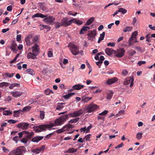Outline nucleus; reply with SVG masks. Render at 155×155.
I'll use <instances>...</instances> for the list:
<instances>
[{"instance_id":"052dcab7","label":"nucleus","mask_w":155,"mask_h":155,"mask_svg":"<svg viewBox=\"0 0 155 155\" xmlns=\"http://www.w3.org/2000/svg\"><path fill=\"white\" fill-rule=\"evenodd\" d=\"M10 48L14 52H15H15H16V48L15 46V45H13Z\"/></svg>"},{"instance_id":"0eeeda50","label":"nucleus","mask_w":155,"mask_h":155,"mask_svg":"<svg viewBox=\"0 0 155 155\" xmlns=\"http://www.w3.org/2000/svg\"><path fill=\"white\" fill-rule=\"evenodd\" d=\"M98 107L97 105L93 104H91L88 106L87 110L88 113H91L96 110Z\"/></svg>"},{"instance_id":"f8f14e48","label":"nucleus","mask_w":155,"mask_h":155,"mask_svg":"<svg viewBox=\"0 0 155 155\" xmlns=\"http://www.w3.org/2000/svg\"><path fill=\"white\" fill-rule=\"evenodd\" d=\"M24 147H20L15 150H13L14 154L15 155H23L21 153L23 151V148Z\"/></svg>"},{"instance_id":"72a5a7b5","label":"nucleus","mask_w":155,"mask_h":155,"mask_svg":"<svg viewBox=\"0 0 155 155\" xmlns=\"http://www.w3.org/2000/svg\"><path fill=\"white\" fill-rule=\"evenodd\" d=\"M77 150V149H75L73 148H70L68 149V151H66V152L68 153H73L76 152Z\"/></svg>"},{"instance_id":"8fccbe9b","label":"nucleus","mask_w":155,"mask_h":155,"mask_svg":"<svg viewBox=\"0 0 155 155\" xmlns=\"http://www.w3.org/2000/svg\"><path fill=\"white\" fill-rule=\"evenodd\" d=\"M64 127H62L61 128L58 130L56 131V132L58 134H60L61 133L64 132Z\"/></svg>"},{"instance_id":"1a4fd4ad","label":"nucleus","mask_w":155,"mask_h":155,"mask_svg":"<svg viewBox=\"0 0 155 155\" xmlns=\"http://www.w3.org/2000/svg\"><path fill=\"white\" fill-rule=\"evenodd\" d=\"M45 128V126L43 125L37 126H35L33 127L35 133H39L44 131Z\"/></svg>"},{"instance_id":"e2e57ef3","label":"nucleus","mask_w":155,"mask_h":155,"mask_svg":"<svg viewBox=\"0 0 155 155\" xmlns=\"http://www.w3.org/2000/svg\"><path fill=\"white\" fill-rule=\"evenodd\" d=\"M92 127V126L91 125L90 126H88L87 128H86V133H88L90 131V129Z\"/></svg>"},{"instance_id":"603ef678","label":"nucleus","mask_w":155,"mask_h":155,"mask_svg":"<svg viewBox=\"0 0 155 155\" xmlns=\"http://www.w3.org/2000/svg\"><path fill=\"white\" fill-rule=\"evenodd\" d=\"M55 27L56 28H59L61 26H62L61 25V23L57 22H55Z\"/></svg>"},{"instance_id":"c85d7f7f","label":"nucleus","mask_w":155,"mask_h":155,"mask_svg":"<svg viewBox=\"0 0 155 155\" xmlns=\"http://www.w3.org/2000/svg\"><path fill=\"white\" fill-rule=\"evenodd\" d=\"M75 93H69L63 96V97L65 99H69Z\"/></svg>"},{"instance_id":"2f4dec72","label":"nucleus","mask_w":155,"mask_h":155,"mask_svg":"<svg viewBox=\"0 0 155 155\" xmlns=\"http://www.w3.org/2000/svg\"><path fill=\"white\" fill-rule=\"evenodd\" d=\"M12 113V111L8 110H4L3 114V115L6 116L11 115Z\"/></svg>"},{"instance_id":"a18cd8bd","label":"nucleus","mask_w":155,"mask_h":155,"mask_svg":"<svg viewBox=\"0 0 155 155\" xmlns=\"http://www.w3.org/2000/svg\"><path fill=\"white\" fill-rule=\"evenodd\" d=\"M143 133L142 132H139L137 133L136 135V137L137 139H140L142 137V135Z\"/></svg>"},{"instance_id":"f3484780","label":"nucleus","mask_w":155,"mask_h":155,"mask_svg":"<svg viewBox=\"0 0 155 155\" xmlns=\"http://www.w3.org/2000/svg\"><path fill=\"white\" fill-rule=\"evenodd\" d=\"M117 80L118 79L116 77H114L107 80L106 81V83L108 85H110L116 82Z\"/></svg>"},{"instance_id":"c756f323","label":"nucleus","mask_w":155,"mask_h":155,"mask_svg":"<svg viewBox=\"0 0 155 155\" xmlns=\"http://www.w3.org/2000/svg\"><path fill=\"white\" fill-rule=\"evenodd\" d=\"M20 86V85L19 84L14 83L13 84H10V86L9 87V88L10 89H12L14 87H19Z\"/></svg>"},{"instance_id":"338daca9","label":"nucleus","mask_w":155,"mask_h":155,"mask_svg":"<svg viewBox=\"0 0 155 155\" xmlns=\"http://www.w3.org/2000/svg\"><path fill=\"white\" fill-rule=\"evenodd\" d=\"M115 42H110L107 44V46H110L111 47H114L115 46Z\"/></svg>"},{"instance_id":"cd10ccee","label":"nucleus","mask_w":155,"mask_h":155,"mask_svg":"<svg viewBox=\"0 0 155 155\" xmlns=\"http://www.w3.org/2000/svg\"><path fill=\"white\" fill-rule=\"evenodd\" d=\"M105 35V32H103V33L100 35V37L99 38V40L98 41V43H99L100 42L103 40L104 37Z\"/></svg>"},{"instance_id":"b1692460","label":"nucleus","mask_w":155,"mask_h":155,"mask_svg":"<svg viewBox=\"0 0 155 155\" xmlns=\"http://www.w3.org/2000/svg\"><path fill=\"white\" fill-rule=\"evenodd\" d=\"M90 29V27L88 26H84L81 29L80 31V34H83L84 33V31H86Z\"/></svg>"},{"instance_id":"f257e3e1","label":"nucleus","mask_w":155,"mask_h":155,"mask_svg":"<svg viewBox=\"0 0 155 155\" xmlns=\"http://www.w3.org/2000/svg\"><path fill=\"white\" fill-rule=\"evenodd\" d=\"M38 39V38L37 36H35L32 38V35H28L25 38L26 45L28 46H30L34 43L36 42Z\"/></svg>"},{"instance_id":"79ce46f5","label":"nucleus","mask_w":155,"mask_h":155,"mask_svg":"<svg viewBox=\"0 0 155 155\" xmlns=\"http://www.w3.org/2000/svg\"><path fill=\"white\" fill-rule=\"evenodd\" d=\"M44 92L46 95H49L51 93H53L52 91L49 89L45 90Z\"/></svg>"},{"instance_id":"09e8293b","label":"nucleus","mask_w":155,"mask_h":155,"mask_svg":"<svg viewBox=\"0 0 155 155\" xmlns=\"http://www.w3.org/2000/svg\"><path fill=\"white\" fill-rule=\"evenodd\" d=\"M43 125L45 126V130H46V129L47 128L51 129L54 126V124H53L52 125H49V124H45V125Z\"/></svg>"},{"instance_id":"423d86ee","label":"nucleus","mask_w":155,"mask_h":155,"mask_svg":"<svg viewBox=\"0 0 155 155\" xmlns=\"http://www.w3.org/2000/svg\"><path fill=\"white\" fill-rule=\"evenodd\" d=\"M72 20H71L69 21L68 19L66 18H64L61 20V22L62 26L66 27L72 23Z\"/></svg>"},{"instance_id":"4c0bfd02","label":"nucleus","mask_w":155,"mask_h":155,"mask_svg":"<svg viewBox=\"0 0 155 155\" xmlns=\"http://www.w3.org/2000/svg\"><path fill=\"white\" fill-rule=\"evenodd\" d=\"M62 127H64V131L68 130L69 129L71 128L72 127V126L71 124H68L65 126H63Z\"/></svg>"},{"instance_id":"680f3d73","label":"nucleus","mask_w":155,"mask_h":155,"mask_svg":"<svg viewBox=\"0 0 155 155\" xmlns=\"http://www.w3.org/2000/svg\"><path fill=\"white\" fill-rule=\"evenodd\" d=\"M9 18L8 17H6L5 18V19L3 20L2 22L4 24H5L8 21H9Z\"/></svg>"},{"instance_id":"f03ea898","label":"nucleus","mask_w":155,"mask_h":155,"mask_svg":"<svg viewBox=\"0 0 155 155\" xmlns=\"http://www.w3.org/2000/svg\"><path fill=\"white\" fill-rule=\"evenodd\" d=\"M68 116L67 115L61 116L59 118L56 119L54 121V124L55 126H59L63 124L68 119Z\"/></svg>"},{"instance_id":"69168bd1","label":"nucleus","mask_w":155,"mask_h":155,"mask_svg":"<svg viewBox=\"0 0 155 155\" xmlns=\"http://www.w3.org/2000/svg\"><path fill=\"white\" fill-rule=\"evenodd\" d=\"M21 38V35H18L16 37V40L18 41H20Z\"/></svg>"},{"instance_id":"13d9d810","label":"nucleus","mask_w":155,"mask_h":155,"mask_svg":"<svg viewBox=\"0 0 155 155\" xmlns=\"http://www.w3.org/2000/svg\"><path fill=\"white\" fill-rule=\"evenodd\" d=\"M150 35L149 34H147L145 36V38H146V41H148V42H150V37L149 36Z\"/></svg>"},{"instance_id":"c9c22d12","label":"nucleus","mask_w":155,"mask_h":155,"mask_svg":"<svg viewBox=\"0 0 155 155\" xmlns=\"http://www.w3.org/2000/svg\"><path fill=\"white\" fill-rule=\"evenodd\" d=\"M80 119V118H76L74 119H72L71 120L69 121V123H74L77 122Z\"/></svg>"},{"instance_id":"58836bf2","label":"nucleus","mask_w":155,"mask_h":155,"mask_svg":"<svg viewBox=\"0 0 155 155\" xmlns=\"http://www.w3.org/2000/svg\"><path fill=\"white\" fill-rule=\"evenodd\" d=\"M25 71L31 75H34L35 74L34 71L33 69H27Z\"/></svg>"},{"instance_id":"5701e85b","label":"nucleus","mask_w":155,"mask_h":155,"mask_svg":"<svg viewBox=\"0 0 155 155\" xmlns=\"http://www.w3.org/2000/svg\"><path fill=\"white\" fill-rule=\"evenodd\" d=\"M92 98V97H87L86 96H83L82 97V100L84 102H87Z\"/></svg>"},{"instance_id":"9d476101","label":"nucleus","mask_w":155,"mask_h":155,"mask_svg":"<svg viewBox=\"0 0 155 155\" xmlns=\"http://www.w3.org/2000/svg\"><path fill=\"white\" fill-rule=\"evenodd\" d=\"M55 20V18L53 16H49L43 19L44 21L46 22L47 23L51 24L53 21Z\"/></svg>"},{"instance_id":"0e129e2a","label":"nucleus","mask_w":155,"mask_h":155,"mask_svg":"<svg viewBox=\"0 0 155 155\" xmlns=\"http://www.w3.org/2000/svg\"><path fill=\"white\" fill-rule=\"evenodd\" d=\"M18 139V136H16L13 138L12 140L15 141L16 143H17Z\"/></svg>"},{"instance_id":"864d4df0","label":"nucleus","mask_w":155,"mask_h":155,"mask_svg":"<svg viewBox=\"0 0 155 155\" xmlns=\"http://www.w3.org/2000/svg\"><path fill=\"white\" fill-rule=\"evenodd\" d=\"M137 33L138 32L137 31H135L132 33L131 36L134 37V39H136V36L138 34Z\"/></svg>"},{"instance_id":"5fc2aeb1","label":"nucleus","mask_w":155,"mask_h":155,"mask_svg":"<svg viewBox=\"0 0 155 155\" xmlns=\"http://www.w3.org/2000/svg\"><path fill=\"white\" fill-rule=\"evenodd\" d=\"M97 120H101L103 121L104 120V117L101 115H99L97 117Z\"/></svg>"},{"instance_id":"6ab92c4d","label":"nucleus","mask_w":155,"mask_h":155,"mask_svg":"<svg viewBox=\"0 0 155 155\" xmlns=\"http://www.w3.org/2000/svg\"><path fill=\"white\" fill-rule=\"evenodd\" d=\"M43 138V136H35L31 139V141L34 142H38L42 140Z\"/></svg>"},{"instance_id":"393cba45","label":"nucleus","mask_w":155,"mask_h":155,"mask_svg":"<svg viewBox=\"0 0 155 155\" xmlns=\"http://www.w3.org/2000/svg\"><path fill=\"white\" fill-rule=\"evenodd\" d=\"M84 87V85L80 84H76L73 86V87L75 90H80Z\"/></svg>"},{"instance_id":"3c124183","label":"nucleus","mask_w":155,"mask_h":155,"mask_svg":"<svg viewBox=\"0 0 155 155\" xmlns=\"http://www.w3.org/2000/svg\"><path fill=\"white\" fill-rule=\"evenodd\" d=\"M108 113V111L107 110H105L102 113L99 114V115H101L104 117Z\"/></svg>"},{"instance_id":"6e6d98bb","label":"nucleus","mask_w":155,"mask_h":155,"mask_svg":"<svg viewBox=\"0 0 155 155\" xmlns=\"http://www.w3.org/2000/svg\"><path fill=\"white\" fill-rule=\"evenodd\" d=\"M128 73V72L127 70L125 69L123 70L122 72V74L124 76H126Z\"/></svg>"},{"instance_id":"412c9836","label":"nucleus","mask_w":155,"mask_h":155,"mask_svg":"<svg viewBox=\"0 0 155 155\" xmlns=\"http://www.w3.org/2000/svg\"><path fill=\"white\" fill-rule=\"evenodd\" d=\"M47 17V15H44L41 13H38L33 15L32 16V18H33L35 17H40L42 18H45Z\"/></svg>"},{"instance_id":"37998d69","label":"nucleus","mask_w":155,"mask_h":155,"mask_svg":"<svg viewBox=\"0 0 155 155\" xmlns=\"http://www.w3.org/2000/svg\"><path fill=\"white\" fill-rule=\"evenodd\" d=\"M15 73L10 74L9 73H4L3 74V76H6L9 78H12L13 76Z\"/></svg>"},{"instance_id":"ea45409f","label":"nucleus","mask_w":155,"mask_h":155,"mask_svg":"<svg viewBox=\"0 0 155 155\" xmlns=\"http://www.w3.org/2000/svg\"><path fill=\"white\" fill-rule=\"evenodd\" d=\"M64 104V103H58L56 107V109L57 110H60L63 107V106L62 104Z\"/></svg>"},{"instance_id":"7c9ffc66","label":"nucleus","mask_w":155,"mask_h":155,"mask_svg":"<svg viewBox=\"0 0 155 155\" xmlns=\"http://www.w3.org/2000/svg\"><path fill=\"white\" fill-rule=\"evenodd\" d=\"M94 17H91L88 19L85 25H89L90 24H91L92 22L94 21Z\"/></svg>"},{"instance_id":"bb28decb","label":"nucleus","mask_w":155,"mask_h":155,"mask_svg":"<svg viewBox=\"0 0 155 155\" xmlns=\"http://www.w3.org/2000/svg\"><path fill=\"white\" fill-rule=\"evenodd\" d=\"M10 84L9 83L6 82H2L0 83V87L2 88L4 87H7L9 86Z\"/></svg>"},{"instance_id":"aec40b11","label":"nucleus","mask_w":155,"mask_h":155,"mask_svg":"<svg viewBox=\"0 0 155 155\" xmlns=\"http://www.w3.org/2000/svg\"><path fill=\"white\" fill-rule=\"evenodd\" d=\"M11 94H12L14 97H17L21 95L22 93L20 91H15L12 92Z\"/></svg>"},{"instance_id":"6e6552de","label":"nucleus","mask_w":155,"mask_h":155,"mask_svg":"<svg viewBox=\"0 0 155 155\" xmlns=\"http://www.w3.org/2000/svg\"><path fill=\"white\" fill-rule=\"evenodd\" d=\"M32 52L36 55L37 56L40 52V49L39 45L37 44H35L32 47Z\"/></svg>"},{"instance_id":"774afa93","label":"nucleus","mask_w":155,"mask_h":155,"mask_svg":"<svg viewBox=\"0 0 155 155\" xmlns=\"http://www.w3.org/2000/svg\"><path fill=\"white\" fill-rule=\"evenodd\" d=\"M91 134H88L84 138L86 140H90V135Z\"/></svg>"},{"instance_id":"473e14b6","label":"nucleus","mask_w":155,"mask_h":155,"mask_svg":"<svg viewBox=\"0 0 155 155\" xmlns=\"http://www.w3.org/2000/svg\"><path fill=\"white\" fill-rule=\"evenodd\" d=\"M28 132L27 131H23L21 132L18 133V135H19V137L20 138H21L22 136L24 135V136L25 135V134H28Z\"/></svg>"},{"instance_id":"f704fd0d","label":"nucleus","mask_w":155,"mask_h":155,"mask_svg":"<svg viewBox=\"0 0 155 155\" xmlns=\"http://www.w3.org/2000/svg\"><path fill=\"white\" fill-rule=\"evenodd\" d=\"M133 29V28L131 27H126L124 28L123 31L124 32L130 31Z\"/></svg>"},{"instance_id":"a878e982","label":"nucleus","mask_w":155,"mask_h":155,"mask_svg":"<svg viewBox=\"0 0 155 155\" xmlns=\"http://www.w3.org/2000/svg\"><path fill=\"white\" fill-rule=\"evenodd\" d=\"M72 20V23L73 22L75 23V24L78 25H81L83 22L82 21L79 20H77L75 18H74L73 19H71Z\"/></svg>"},{"instance_id":"dca6fc26","label":"nucleus","mask_w":155,"mask_h":155,"mask_svg":"<svg viewBox=\"0 0 155 155\" xmlns=\"http://www.w3.org/2000/svg\"><path fill=\"white\" fill-rule=\"evenodd\" d=\"M125 50L123 48H120L118 51V52L116 54V56L118 58H121L124 55Z\"/></svg>"},{"instance_id":"bf43d9fd","label":"nucleus","mask_w":155,"mask_h":155,"mask_svg":"<svg viewBox=\"0 0 155 155\" xmlns=\"http://www.w3.org/2000/svg\"><path fill=\"white\" fill-rule=\"evenodd\" d=\"M146 61H140L138 62L137 64L140 66L143 64H145L146 63Z\"/></svg>"},{"instance_id":"a211bd4d","label":"nucleus","mask_w":155,"mask_h":155,"mask_svg":"<svg viewBox=\"0 0 155 155\" xmlns=\"http://www.w3.org/2000/svg\"><path fill=\"white\" fill-rule=\"evenodd\" d=\"M37 56L32 52H29L27 54V57L28 59H35L37 58Z\"/></svg>"},{"instance_id":"de8ad7c7","label":"nucleus","mask_w":155,"mask_h":155,"mask_svg":"<svg viewBox=\"0 0 155 155\" xmlns=\"http://www.w3.org/2000/svg\"><path fill=\"white\" fill-rule=\"evenodd\" d=\"M134 38L131 36V37L130 38L128 41V45L130 46H131L133 44V43L132 42V41Z\"/></svg>"},{"instance_id":"49530a36","label":"nucleus","mask_w":155,"mask_h":155,"mask_svg":"<svg viewBox=\"0 0 155 155\" xmlns=\"http://www.w3.org/2000/svg\"><path fill=\"white\" fill-rule=\"evenodd\" d=\"M45 112L43 111H40V117L41 119L42 120L44 118Z\"/></svg>"},{"instance_id":"4468645a","label":"nucleus","mask_w":155,"mask_h":155,"mask_svg":"<svg viewBox=\"0 0 155 155\" xmlns=\"http://www.w3.org/2000/svg\"><path fill=\"white\" fill-rule=\"evenodd\" d=\"M106 53L108 56L111 55L113 53L115 54L116 51L112 48H107L105 50Z\"/></svg>"},{"instance_id":"c03bdc74","label":"nucleus","mask_w":155,"mask_h":155,"mask_svg":"<svg viewBox=\"0 0 155 155\" xmlns=\"http://www.w3.org/2000/svg\"><path fill=\"white\" fill-rule=\"evenodd\" d=\"M113 93L111 91L110 93H108L107 96V99L108 100H110L111 99L113 96Z\"/></svg>"},{"instance_id":"ddd939ff","label":"nucleus","mask_w":155,"mask_h":155,"mask_svg":"<svg viewBox=\"0 0 155 155\" xmlns=\"http://www.w3.org/2000/svg\"><path fill=\"white\" fill-rule=\"evenodd\" d=\"M29 125V124L26 123H20L18 124L17 127L23 130H26L28 128Z\"/></svg>"},{"instance_id":"20e7f679","label":"nucleus","mask_w":155,"mask_h":155,"mask_svg":"<svg viewBox=\"0 0 155 155\" xmlns=\"http://www.w3.org/2000/svg\"><path fill=\"white\" fill-rule=\"evenodd\" d=\"M84 110L80 109L76 111H74L73 113L67 114L68 118L71 117H77L81 115L84 113Z\"/></svg>"},{"instance_id":"9b49d317","label":"nucleus","mask_w":155,"mask_h":155,"mask_svg":"<svg viewBox=\"0 0 155 155\" xmlns=\"http://www.w3.org/2000/svg\"><path fill=\"white\" fill-rule=\"evenodd\" d=\"M134 81V79L133 78H131V77H128L125 80L124 84L126 85L130 83V87H131L133 85Z\"/></svg>"},{"instance_id":"4d7b16f0","label":"nucleus","mask_w":155,"mask_h":155,"mask_svg":"<svg viewBox=\"0 0 155 155\" xmlns=\"http://www.w3.org/2000/svg\"><path fill=\"white\" fill-rule=\"evenodd\" d=\"M18 122V120H8V122L9 123H12L13 124H15L16 122Z\"/></svg>"},{"instance_id":"7ed1b4c3","label":"nucleus","mask_w":155,"mask_h":155,"mask_svg":"<svg viewBox=\"0 0 155 155\" xmlns=\"http://www.w3.org/2000/svg\"><path fill=\"white\" fill-rule=\"evenodd\" d=\"M68 47L73 54L77 55L79 53V48L73 43H69Z\"/></svg>"},{"instance_id":"4be33fe9","label":"nucleus","mask_w":155,"mask_h":155,"mask_svg":"<svg viewBox=\"0 0 155 155\" xmlns=\"http://www.w3.org/2000/svg\"><path fill=\"white\" fill-rule=\"evenodd\" d=\"M34 135V133L33 132L29 133L28 132V134H25V137H26L27 139H30L32 138Z\"/></svg>"},{"instance_id":"e433bc0d","label":"nucleus","mask_w":155,"mask_h":155,"mask_svg":"<svg viewBox=\"0 0 155 155\" xmlns=\"http://www.w3.org/2000/svg\"><path fill=\"white\" fill-rule=\"evenodd\" d=\"M31 107L30 106H27L25 107L22 110V111L23 112H25L26 111H29L31 109Z\"/></svg>"},{"instance_id":"a19ab883","label":"nucleus","mask_w":155,"mask_h":155,"mask_svg":"<svg viewBox=\"0 0 155 155\" xmlns=\"http://www.w3.org/2000/svg\"><path fill=\"white\" fill-rule=\"evenodd\" d=\"M118 12H121L122 14H124L126 13L127 11V10L124 8H120L118 10Z\"/></svg>"},{"instance_id":"2eb2a0df","label":"nucleus","mask_w":155,"mask_h":155,"mask_svg":"<svg viewBox=\"0 0 155 155\" xmlns=\"http://www.w3.org/2000/svg\"><path fill=\"white\" fill-rule=\"evenodd\" d=\"M45 146L42 145L41 146V147L39 148H36L35 149H33L32 150V152L36 154H38L41 152L43 150L45 149Z\"/></svg>"},{"instance_id":"39448f33","label":"nucleus","mask_w":155,"mask_h":155,"mask_svg":"<svg viewBox=\"0 0 155 155\" xmlns=\"http://www.w3.org/2000/svg\"><path fill=\"white\" fill-rule=\"evenodd\" d=\"M96 34V30L95 29L89 31L87 35L88 39L93 41L94 39L95 38Z\"/></svg>"}]
</instances>
